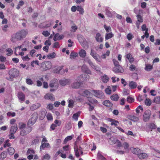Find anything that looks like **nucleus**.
<instances>
[{
  "label": "nucleus",
  "mask_w": 160,
  "mask_h": 160,
  "mask_svg": "<svg viewBox=\"0 0 160 160\" xmlns=\"http://www.w3.org/2000/svg\"><path fill=\"white\" fill-rule=\"evenodd\" d=\"M138 156L140 159H143L147 158L148 156V155L146 153H142L138 154Z\"/></svg>",
  "instance_id": "obj_27"
},
{
  "label": "nucleus",
  "mask_w": 160,
  "mask_h": 160,
  "mask_svg": "<svg viewBox=\"0 0 160 160\" xmlns=\"http://www.w3.org/2000/svg\"><path fill=\"white\" fill-rule=\"evenodd\" d=\"M24 2L23 1H20L16 7V9L18 10L24 4Z\"/></svg>",
  "instance_id": "obj_42"
},
{
  "label": "nucleus",
  "mask_w": 160,
  "mask_h": 160,
  "mask_svg": "<svg viewBox=\"0 0 160 160\" xmlns=\"http://www.w3.org/2000/svg\"><path fill=\"white\" fill-rule=\"evenodd\" d=\"M137 21L136 22V25L137 28L139 29L140 28V25L141 23L143 22V19L142 17L140 14H138L136 16Z\"/></svg>",
  "instance_id": "obj_8"
},
{
  "label": "nucleus",
  "mask_w": 160,
  "mask_h": 160,
  "mask_svg": "<svg viewBox=\"0 0 160 160\" xmlns=\"http://www.w3.org/2000/svg\"><path fill=\"white\" fill-rule=\"evenodd\" d=\"M49 86L51 88H55V89H57L58 88V84L57 79H54L51 81Z\"/></svg>",
  "instance_id": "obj_9"
},
{
  "label": "nucleus",
  "mask_w": 160,
  "mask_h": 160,
  "mask_svg": "<svg viewBox=\"0 0 160 160\" xmlns=\"http://www.w3.org/2000/svg\"><path fill=\"white\" fill-rule=\"evenodd\" d=\"M106 14L107 15V16L111 18L112 16V14L110 11H109V10L107 9L106 10Z\"/></svg>",
  "instance_id": "obj_61"
},
{
  "label": "nucleus",
  "mask_w": 160,
  "mask_h": 160,
  "mask_svg": "<svg viewBox=\"0 0 160 160\" xmlns=\"http://www.w3.org/2000/svg\"><path fill=\"white\" fill-rule=\"evenodd\" d=\"M129 70L131 71H133L135 70L136 67L133 64L131 65L129 67Z\"/></svg>",
  "instance_id": "obj_64"
},
{
  "label": "nucleus",
  "mask_w": 160,
  "mask_h": 160,
  "mask_svg": "<svg viewBox=\"0 0 160 160\" xmlns=\"http://www.w3.org/2000/svg\"><path fill=\"white\" fill-rule=\"evenodd\" d=\"M38 119V114L36 112H34L31 116L28 121L27 125L28 126H32L36 122Z\"/></svg>",
  "instance_id": "obj_3"
},
{
  "label": "nucleus",
  "mask_w": 160,
  "mask_h": 160,
  "mask_svg": "<svg viewBox=\"0 0 160 160\" xmlns=\"http://www.w3.org/2000/svg\"><path fill=\"white\" fill-rule=\"evenodd\" d=\"M20 134L22 136H24L27 134V131H26V129H22L20 132Z\"/></svg>",
  "instance_id": "obj_58"
},
{
  "label": "nucleus",
  "mask_w": 160,
  "mask_h": 160,
  "mask_svg": "<svg viewBox=\"0 0 160 160\" xmlns=\"http://www.w3.org/2000/svg\"><path fill=\"white\" fill-rule=\"evenodd\" d=\"M110 99L112 101H117L119 99V97L118 94H113L111 96Z\"/></svg>",
  "instance_id": "obj_29"
},
{
  "label": "nucleus",
  "mask_w": 160,
  "mask_h": 160,
  "mask_svg": "<svg viewBox=\"0 0 160 160\" xmlns=\"http://www.w3.org/2000/svg\"><path fill=\"white\" fill-rule=\"evenodd\" d=\"M74 151L75 152V155L77 158H78L80 156L79 152V151L78 148L77 146L74 147Z\"/></svg>",
  "instance_id": "obj_38"
},
{
  "label": "nucleus",
  "mask_w": 160,
  "mask_h": 160,
  "mask_svg": "<svg viewBox=\"0 0 160 160\" xmlns=\"http://www.w3.org/2000/svg\"><path fill=\"white\" fill-rule=\"evenodd\" d=\"M70 82V80L69 79L65 80H61L59 81V83L60 85L64 86L66 85L69 84Z\"/></svg>",
  "instance_id": "obj_13"
},
{
  "label": "nucleus",
  "mask_w": 160,
  "mask_h": 160,
  "mask_svg": "<svg viewBox=\"0 0 160 160\" xmlns=\"http://www.w3.org/2000/svg\"><path fill=\"white\" fill-rule=\"evenodd\" d=\"M7 156V153L6 151H4L0 154V159L3 160Z\"/></svg>",
  "instance_id": "obj_30"
},
{
  "label": "nucleus",
  "mask_w": 160,
  "mask_h": 160,
  "mask_svg": "<svg viewBox=\"0 0 160 160\" xmlns=\"http://www.w3.org/2000/svg\"><path fill=\"white\" fill-rule=\"evenodd\" d=\"M90 94L91 93L89 91L87 90H85L83 92L82 95L84 97L88 98Z\"/></svg>",
  "instance_id": "obj_32"
},
{
  "label": "nucleus",
  "mask_w": 160,
  "mask_h": 160,
  "mask_svg": "<svg viewBox=\"0 0 160 160\" xmlns=\"http://www.w3.org/2000/svg\"><path fill=\"white\" fill-rule=\"evenodd\" d=\"M101 78L102 82L104 83H107L109 80V78L105 74L101 77Z\"/></svg>",
  "instance_id": "obj_24"
},
{
  "label": "nucleus",
  "mask_w": 160,
  "mask_h": 160,
  "mask_svg": "<svg viewBox=\"0 0 160 160\" xmlns=\"http://www.w3.org/2000/svg\"><path fill=\"white\" fill-rule=\"evenodd\" d=\"M39 142V139L38 137H36V138L34 139L32 142V144L36 145Z\"/></svg>",
  "instance_id": "obj_47"
},
{
  "label": "nucleus",
  "mask_w": 160,
  "mask_h": 160,
  "mask_svg": "<svg viewBox=\"0 0 160 160\" xmlns=\"http://www.w3.org/2000/svg\"><path fill=\"white\" fill-rule=\"evenodd\" d=\"M127 101L128 102L132 103L134 101V99L133 98L128 96L127 98Z\"/></svg>",
  "instance_id": "obj_62"
},
{
  "label": "nucleus",
  "mask_w": 160,
  "mask_h": 160,
  "mask_svg": "<svg viewBox=\"0 0 160 160\" xmlns=\"http://www.w3.org/2000/svg\"><path fill=\"white\" fill-rule=\"evenodd\" d=\"M64 37L63 35H60L59 33H58L55 34L53 39L54 41H56L58 40H60L63 39Z\"/></svg>",
  "instance_id": "obj_14"
},
{
  "label": "nucleus",
  "mask_w": 160,
  "mask_h": 160,
  "mask_svg": "<svg viewBox=\"0 0 160 160\" xmlns=\"http://www.w3.org/2000/svg\"><path fill=\"white\" fill-rule=\"evenodd\" d=\"M28 33V30H21L13 34L12 36L11 40L12 42H15L18 40H21L25 38Z\"/></svg>",
  "instance_id": "obj_1"
},
{
  "label": "nucleus",
  "mask_w": 160,
  "mask_h": 160,
  "mask_svg": "<svg viewBox=\"0 0 160 160\" xmlns=\"http://www.w3.org/2000/svg\"><path fill=\"white\" fill-rule=\"evenodd\" d=\"M14 149L12 147H9L7 149V152L10 155H13L15 152Z\"/></svg>",
  "instance_id": "obj_25"
},
{
  "label": "nucleus",
  "mask_w": 160,
  "mask_h": 160,
  "mask_svg": "<svg viewBox=\"0 0 160 160\" xmlns=\"http://www.w3.org/2000/svg\"><path fill=\"white\" fill-rule=\"evenodd\" d=\"M129 86L131 89H134L137 86V83L133 81H130L129 83Z\"/></svg>",
  "instance_id": "obj_19"
},
{
  "label": "nucleus",
  "mask_w": 160,
  "mask_h": 160,
  "mask_svg": "<svg viewBox=\"0 0 160 160\" xmlns=\"http://www.w3.org/2000/svg\"><path fill=\"white\" fill-rule=\"evenodd\" d=\"M81 83L80 82H76L74 83L72 85V87L73 88H79L80 85Z\"/></svg>",
  "instance_id": "obj_31"
},
{
  "label": "nucleus",
  "mask_w": 160,
  "mask_h": 160,
  "mask_svg": "<svg viewBox=\"0 0 160 160\" xmlns=\"http://www.w3.org/2000/svg\"><path fill=\"white\" fill-rule=\"evenodd\" d=\"M9 139H7L5 141L4 143L3 144V147L4 148H6V147H9L11 146V144L9 143Z\"/></svg>",
  "instance_id": "obj_40"
},
{
  "label": "nucleus",
  "mask_w": 160,
  "mask_h": 160,
  "mask_svg": "<svg viewBox=\"0 0 160 160\" xmlns=\"http://www.w3.org/2000/svg\"><path fill=\"white\" fill-rule=\"evenodd\" d=\"M153 68V66L150 64H146L145 67V70L148 71H150Z\"/></svg>",
  "instance_id": "obj_43"
},
{
  "label": "nucleus",
  "mask_w": 160,
  "mask_h": 160,
  "mask_svg": "<svg viewBox=\"0 0 160 160\" xmlns=\"http://www.w3.org/2000/svg\"><path fill=\"white\" fill-rule=\"evenodd\" d=\"M113 36V35L112 32L106 33L105 36V40H108L111 38Z\"/></svg>",
  "instance_id": "obj_36"
},
{
  "label": "nucleus",
  "mask_w": 160,
  "mask_h": 160,
  "mask_svg": "<svg viewBox=\"0 0 160 160\" xmlns=\"http://www.w3.org/2000/svg\"><path fill=\"white\" fill-rule=\"evenodd\" d=\"M42 67L45 70L50 69L52 67V63L50 62L45 61L41 63Z\"/></svg>",
  "instance_id": "obj_6"
},
{
  "label": "nucleus",
  "mask_w": 160,
  "mask_h": 160,
  "mask_svg": "<svg viewBox=\"0 0 160 160\" xmlns=\"http://www.w3.org/2000/svg\"><path fill=\"white\" fill-rule=\"evenodd\" d=\"M145 103L147 106H150L152 103L151 101L149 98H146L145 101Z\"/></svg>",
  "instance_id": "obj_49"
},
{
  "label": "nucleus",
  "mask_w": 160,
  "mask_h": 160,
  "mask_svg": "<svg viewBox=\"0 0 160 160\" xmlns=\"http://www.w3.org/2000/svg\"><path fill=\"white\" fill-rule=\"evenodd\" d=\"M126 58L128 59L129 62L132 64L134 61V58L132 57V55L130 53H128L126 55Z\"/></svg>",
  "instance_id": "obj_22"
},
{
  "label": "nucleus",
  "mask_w": 160,
  "mask_h": 160,
  "mask_svg": "<svg viewBox=\"0 0 160 160\" xmlns=\"http://www.w3.org/2000/svg\"><path fill=\"white\" fill-rule=\"evenodd\" d=\"M17 96L18 99L20 101L21 103L25 100V95L22 92H18V93Z\"/></svg>",
  "instance_id": "obj_10"
},
{
  "label": "nucleus",
  "mask_w": 160,
  "mask_h": 160,
  "mask_svg": "<svg viewBox=\"0 0 160 160\" xmlns=\"http://www.w3.org/2000/svg\"><path fill=\"white\" fill-rule=\"evenodd\" d=\"M151 115V111L149 110H147L144 112L143 115V119L144 122H147L150 119Z\"/></svg>",
  "instance_id": "obj_7"
},
{
  "label": "nucleus",
  "mask_w": 160,
  "mask_h": 160,
  "mask_svg": "<svg viewBox=\"0 0 160 160\" xmlns=\"http://www.w3.org/2000/svg\"><path fill=\"white\" fill-rule=\"evenodd\" d=\"M80 115V113L79 112L75 113L73 115V118L75 120L77 121L78 120V118L79 116Z\"/></svg>",
  "instance_id": "obj_45"
},
{
  "label": "nucleus",
  "mask_w": 160,
  "mask_h": 160,
  "mask_svg": "<svg viewBox=\"0 0 160 160\" xmlns=\"http://www.w3.org/2000/svg\"><path fill=\"white\" fill-rule=\"evenodd\" d=\"M47 112L46 110L42 111L41 112L39 116V118L41 120H42L45 117Z\"/></svg>",
  "instance_id": "obj_28"
},
{
  "label": "nucleus",
  "mask_w": 160,
  "mask_h": 160,
  "mask_svg": "<svg viewBox=\"0 0 160 160\" xmlns=\"http://www.w3.org/2000/svg\"><path fill=\"white\" fill-rule=\"evenodd\" d=\"M68 106L69 108H72L73 106L74 101L70 99L68 101Z\"/></svg>",
  "instance_id": "obj_52"
},
{
  "label": "nucleus",
  "mask_w": 160,
  "mask_h": 160,
  "mask_svg": "<svg viewBox=\"0 0 160 160\" xmlns=\"http://www.w3.org/2000/svg\"><path fill=\"white\" fill-rule=\"evenodd\" d=\"M81 69L83 72L89 74H91V71L90 70L86 65L84 64L82 67Z\"/></svg>",
  "instance_id": "obj_15"
},
{
  "label": "nucleus",
  "mask_w": 160,
  "mask_h": 160,
  "mask_svg": "<svg viewBox=\"0 0 160 160\" xmlns=\"http://www.w3.org/2000/svg\"><path fill=\"white\" fill-rule=\"evenodd\" d=\"M79 54L80 57L84 58L86 56V52L84 50L81 49L79 51Z\"/></svg>",
  "instance_id": "obj_23"
},
{
  "label": "nucleus",
  "mask_w": 160,
  "mask_h": 160,
  "mask_svg": "<svg viewBox=\"0 0 160 160\" xmlns=\"http://www.w3.org/2000/svg\"><path fill=\"white\" fill-rule=\"evenodd\" d=\"M77 11L79 12L81 14H82L84 12L83 9L81 6H77Z\"/></svg>",
  "instance_id": "obj_44"
},
{
  "label": "nucleus",
  "mask_w": 160,
  "mask_h": 160,
  "mask_svg": "<svg viewBox=\"0 0 160 160\" xmlns=\"http://www.w3.org/2000/svg\"><path fill=\"white\" fill-rule=\"evenodd\" d=\"M17 129L18 127L17 125L11 127L10 131V133H15L16 131H17Z\"/></svg>",
  "instance_id": "obj_34"
},
{
  "label": "nucleus",
  "mask_w": 160,
  "mask_h": 160,
  "mask_svg": "<svg viewBox=\"0 0 160 160\" xmlns=\"http://www.w3.org/2000/svg\"><path fill=\"white\" fill-rule=\"evenodd\" d=\"M113 71L115 73L122 72L123 70L122 67L119 65L114 67L113 68Z\"/></svg>",
  "instance_id": "obj_11"
},
{
  "label": "nucleus",
  "mask_w": 160,
  "mask_h": 160,
  "mask_svg": "<svg viewBox=\"0 0 160 160\" xmlns=\"http://www.w3.org/2000/svg\"><path fill=\"white\" fill-rule=\"evenodd\" d=\"M127 38L128 40L130 41L133 38V36L132 33H129L127 35Z\"/></svg>",
  "instance_id": "obj_56"
},
{
  "label": "nucleus",
  "mask_w": 160,
  "mask_h": 160,
  "mask_svg": "<svg viewBox=\"0 0 160 160\" xmlns=\"http://www.w3.org/2000/svg\"><path fill=\"white\" fill-rule=\"evenodd\" d=\"M105 92L108 94H110L111 93V89L109 86H108L107 88L105 89Z\"/></svg>",
  "instance_id": "obj_48"
},
{
  "label": "nucleus",
  "mask_w": 160,
  "mask_h": 160,
  "mask_svg": "<svg viewBox=\"0 0 160 160\" xmlns=\"http://www.w3.org/2000/svg\"><path fill=\"white\" fill-rule=\"evenodd\" d=\"M103 105L108 108H111L113 105V104L108 100H105L102 102Z\"/></svg>",
  "instance_id": "obj_16"
},
{
  "label": "nucleus",
  "mask_w": 160,
  "mask_h": 160,
  "mask_svg": "<svg viewBox=\"0 0 160 160\" xmlns=\"http://www.w3.org/2000/svg\"><path fill=\"white\" fill-rule=\"evenodd\" d=\"M91 103L96 104L98 102V101L95 99L90 98L88 100Z\"/></svg>",
  "instance_id": "obj_57"
},
{
  "label": "nucleus",
  "mask_w": 160,
  "mask_h": 160,
  "mask_svg": "<svg viewBox=\"0 0 160 160\" xmlns=\"http://www.w3.org/2000/svg\"><path fill=\"white\" fill-rule=\"evenodd\" d=\"M50 146L49 143L47 142L42 143L40 146V150H43L45 148H49Z\"/></svg>",
  "instance_id": "obj_20"
},
{
  "label": "nucleus",
  "mask_w": 160,
  "mask_h": 160,
  "mask_svg": "<svg viewBox=\"0 0 160 160\" xmlns=\"http://www.w3.org/2000/svg\"><path fill=\"white\" fill-rule=\"evenodd\" d=\"M26 82L28 85H31L33 83L32 81L29 78H27L26 79Z\"/></svg>",
  "instance_id": "obj_60"
},
{
  "label": "nucleus",
  "mask_w": 160,
  "mask_h": 160,
  "mask_svg": "<svg viewBox=\"0 0 160 160\" xmlns=\"http://www.w3.org/2000/svg\"><path fill=\"white\" fill-rule=\"evenodd\" d=\"M110 53V51L109 50H108L105 53L103 54L101 56V57L103 59H105L107 56H108Z\"/></svg>",
  "instance_id": "obj_51"
},
{
  "label": "nucleus",
  "mask_w": 160,
  "mask_h": 160,
  "mask_svg": "<svg viewBox=\"0 0 160 160\" xmlns=\"http://www.w3.org/2000/svg\"><path fill=\"white\" fill-rule=\"evenodd\" d=\"M90 54L96 60L98 59V56L96 53L93 50H92Z\"/></svg>",
  "instance_id": "obj_33"
},
{
  "label": "nucleus",
  "mask_w": 160,
  "mask_h": 160,
  "mask_svg": "<svg viewBox=\"0 0 160 160\" xmlns=\"http://www.w3.org/2000/svg\"><path fill=\"white\" fill-rule=\"evenodd\" d=\"M10 79L18 77L19 74V71L16 68H12L8 72Z\"/></svg>",
  "instance_id": "obj_4"
},
{
  "label": "nucleus",
  "mask_w": 160,
  "mask_h": 160,
  "mask_svg": "<svg viewBox=\"0 0 160 160\" xmlns=\"http://www.w3.org/2000/svg\"><path fill=\"white\" fill-rule=\"evenodd\" d=\"M46 117L48 120L52 121L53 119V117L52 114L50 113H48Z\"/></svg>",
  "instance_id": "obj_50"
},
{
  "label": "nucleus",
  "mask_w": 160,
  "mask_h": 160,
  "mask_svg": "<svg viewBox=\"0 0 160 160\" xmlns=\"http://www.w3.org/2000/svg\"><path fill=\"white\" fill-rule=\"evenodd\" d=\"M6 51L8 52L7 53V55L8 56L11 55L13 53V51L10 48L7 49Z\"/></svg>",
  "instance_id": "obj_53"
},
{
  "label": "nucleus",
  "mask_w": 160,
  "mask_h": 160,
  "mask_svg": "<svg viewBox=\"0 0 160 160\" xmlns=\"http://www.w3.org/2000/svg\"><path fill=\"white\" fill-rule=\"evenodd\" d=\"M63 68L62 66H58L54 67L53 69V72L54 73H60V74H62V72H61V70Z\"/></svg>",
  "instance_id": "obj_12"
},
{
  "label": "nucleus",
  "mask_w": 160,
  "mask_h": 160,
  "mask_svg": "<svg viewBox=\"0 0 160 160\" xmlns=\"http://www.w3.org/2000/svg\"><path fill=\"white\" fill-rule=\"evenodd\" d=\"M148 128L150 129H154L156 128V126L153 123H150L148 125Z\"/></svg>",
  "instance_id": "obj_41"
},
{
  "label": "nucleus",
  "mask_w": 160,
  "mask_h": 160,
  "mask_svg": "<svg viewBox=\"0 0 160 160\" xmlns=\"http://www.w3.org/2000/svg\"><path fill=\"white\" fill-rule=\"evenodd\" d=\"M72 138L73 137L72 136H68L66 137L64 141V143L66 144L68 141L71 140L72 139Z\"/></svg>",
  "instance_id": "obj_46"
},
{
  "label": "nucleus",
  "mask_w": 160,
  "mask_h": 160,
  "mask_svg": "<svg viewBox=\"0 0 160 160\" xmlns=\"http://www.w3.org/2000/svg\"><path fill=\"white\" fill-rule=\"evenodd\" d=\"M154 102L157 103H160V96L156 97L153 100Z\"/></svg>",
  "instance_id": "obj_55"
},
{
  "label": "nucleus",
  "mask_w": 160,
  "mask_h": 160,
  "mask_svg": "<svg viewBox=\"0 0 160 160\" xmlns=\"http://www.w3.org/2000/svg\"><path fill=\"white\" fill-rule=\"evenodd\" d=\"M77 38L79 42L83 48H88V42L82 35H77Z\"/></svg>",
  "instance_id": "obj_2"
},
{
  "label": "nucleus",
  "mask_w": 160,
  "mask_h": 160,
  "mask_svg": "<svg viewBox=\"0 0 160 160\" xmlns=\"http://www.w3.org/2000/svg\"><path fill=\"white\" fill-rule=\"evenodd\" d=\"M129 118L132 121L134 122H137L139 120V118L138 117H136L134 115H130L129 116Z\"/></svg>",
  "instance_id": "obj_37"
},
{
  "label": "nucleus",
  "mask_w": 160,
  "mask_h": 160,
  "mask_svg": "<svg viewBox=\"0 0 160 160\" xmlns=\"http://www.w3.org/2000/svg\"><path fill=\"white\" fill-rule=\"evenodd\" d=\"M56 55V54L54 52H53L52 53H51L48 55L47 56V57L48 58L50 59L55 58Z\"/></svg>",
  "instance_id": "obj_39"
},
{
  "label": "nucleus",
  "mask_w": 160,
  "mask_h": 160,
  "mask_svg": "<svg viewBox=\"0 0 160 160\" xmlns=\"http://www.w3.org/2000/svg\"><path fill=\"white\" fill-rule=\"evenodd\" d=\"M34 153H35V151L33 149L29 148L28 149L27 152V154Z\"/></svg>",
  "instance_id": "obj_63"
},
{
  "label": "nucleus",
  "mask_w": 160,
  "mask_h": 160,
  "mask_svg": "<svg viewBox=\"0 0 160 160\" xmlns=\"http://www.w3.org/2000/svg\"><path fill=\"white\" fill-rule=\"evenodd\" d=\"M131 152L134 154H138L140 149L138 148H131Z\"/></svg>",
  "instance_id": "obj_35"
},
{
  "label": "nucleus",
  "mask_w": 160,
  "mask_h": 160,
  "mask_svg": "<svg viewBox=\"0 0 160 160\" xmlns=\"http://www.w3.org/2000/svg\"><path fill=\"white\" fill-rule=\"evenodd\" d=\"M97 157L98 159L102 160H106V158L100 153L98 152L97 154Z\"/></svg>",
  "instance_id": "obj_54"
},
{
  "label": "nucleus",
  "mask_w": 160,
  "mask_h": 160,
  "mask_svg": "<svg viewBox=\"0 0 160 160\" xmlns=\"http://www.w3.org/2000/svg\"><path fill=\"white\" fill-rule=\"evenodd\" d=\"M78 56V54L77 53L74 52H72L70 53V58L71 59H73Z\"/></svg>",
  "instance_id": "obj_26"
},
{
  "label": "nucleus",
  "mask_w": 160,
  "mask_h": 160,
  "mask_svg": "<svg viewBox=\"0 0 160 160\" xmlns=\"http://www.w3.org/2000/svg\"><path fill=\"white\" fill-rule=\"evenodd\" d=\"M104 28L107 32H109V31H111V28L110 26H107L106 25H104Z\"/></svg>",
  "instance_id": "obj_59"
},
{
  "label": "nucleus",
  "mask_w": 160,
  "mask_h": 160,
  "mask_svg": "<svg viewBox=\"0 0 160 160\" xmlns=\"http://www.w3.org/2000/svg\"><path fill=\"white\" fill-rule=\"evenodd\" d=\"M41 106V105L39 103H37L32 105L30 108V109L32 111H34L39 108Z\"/></svg>",
  "instance_id": "obj_21"
},
{
  "label": "nucleus",
  "mask_w": 160,
  "mask_h": 160,
  "mask_svg": "<svg viewBox=\"0 0 160 160\" xmlns=\"http://www.w3.org/2000/svg\"><path fill=\"white\" fill-rule=\"evenodd\" d=\"M44 98L46 99H50L52 101H54L55 98L54 95L52 94L47 93L44 96Z\"/></svg>",
  "instance_id": "obj_17"
},
{
  "label": "nucleus",
  "mask_w": 160,
  "mask_h": 160,
  "mask_svg": "<svg viewBox=\"0 0 160 160\" xmlns=\"http://www.w3.org/2000/svg\"><path fill=\"white\" fill-rule=\"evenodd\" d=\"M92 92L93 93L94 95L100 99H103L104 98V95L102 91L100 90H92Z\"/></svg>",
  "instance_id": "obj_5"
},
{
  "label": "nucleus",
  "mask_w": 160,
  "mask_h": 160,
  "mask_svg": "<svg viewBox=\"0 0 160 160\" xmlns=\"http://www.w3.org/2000/svg\"><path fill=\"white\" fill-rule=\"evenodd\" d=\"M95 39L98 42H101L103 41V38L101 37V34L99 33H97L96 35Z\"/></svg>",
  "instance_id": "obj_18"
}]
</instances>
